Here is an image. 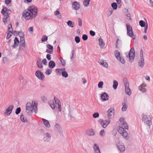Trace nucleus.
<instances>
[{
  "label": "nucleus",
  "instance_id": "1",
  "mask_svg": "<svg viewBox=\"0 0 153 153\" xmlns=\"http://www.w3.org/2000/svg\"><path fill=\"white\" fill-rule=\"evenodd\" d=\"M28 10V11L25 10L23 13V16L26 20L32 19L37 13V9L34 6L30 7Z\"/></svg>",
  "mask_w": 153,
  "mask_h": 153
},
{
  "label": "nucleus",
  "instance_id": "2",
  "mask_svg": "<svg viewBox=\"0 0 153 153\" xmlns=\"http://www.w3.org/2000/svg\"><path fill=\"white\" fill-rule=\"evenodd\" d=\"M26 112L29 115H31L34 110L35 113L37 111V108L35 102L33 105L30 102H28L26 105Z\"/></svg>",
  "mask_w": 153,
  "mask_h": 153
},
{
  "label": "nucleus",
  "instance_id": "3",
  "mask_svg": "<svg viewBox=\"0 0 153 153\" xmlns=\"http://www.w3.org/2000/svg\"><path fill=\"white\" fill-rule=\"evenodd\" d=\"M126 57L129 58V61L130 62H132L134 61L135 57V52L134 48L132 47L130 49L129 53L126 52Z\"/></svg>",
  "mask_w": 153,
  "mask_h": 153
},
{
  "label": "nucleus",
  "instance_id": "4",
  "mask_svg": "<svg viewBox=\"0 0 153 153\" xmlns=\"http://www.w3.org/2000/svg\"><path fill=\"white\" fill-rule=\"evenodd\" d=\"M143 121L149 126L152 125V123L151 121V118L149 116L143 114L142 116Z\"/></svg>",
  "mask_w": 153,
  "mask_h": 153
},
{
  "label": "nucleus",
  "instance_id": "5",
  "mask_svg": "<svg viewBox=\"0 0 153 153\" xmlns=\"http://www.w3.org/2000/svg\"><path fill=\"white\" fill-rule=\"evenodd\" d=\"M126 27L127 30V35L131 37L133 39H135V36L134 34L133 30L131 26L127 24Z\"/></svg>",
  "mask_w": 153,
  "mask_h": 153
},
{
  "label": "nucleus",
  "instance_id": "6",
  "mask_svg": "<svg viewBox=\"0 0 153 153\" xmlns=\"http://www.w3.org/2000/svg\"><path fill=\"white\" fill-rule=\"evenodd\" d=\"M36 76L39 79L42 80L45 78V76L42 72L40 71H37L35 72Z\"/></svg>",
  "mask_w": 153,
  "mask_h": 153
},
{
  "label": "nucleus",
  "instance_id": "7",
  "mask_svg": "<svg viewBox=\"0 0 153 153\" xmlns=\"http://www.w3.org/2000/svg\"><path fill=\"white\" fill-rule=\"evenodd\" d=\"M80 7V4L78 2L75 1L72 3V7L73 10H78Z\"/></svg>",
  "mask_w": 153,
  "mask_h": 153
},
{
  "label": "nucleus",
  "instance_id": "8",
  "mask_svg": "<svg viewBox=\"0 0 153 153\" xmlns=\"http://www.w3.org/2000/svg\"><path fill=\"white\" fill-rule=\"evenodd\" d=\"M108 117L109 119L112 118L114 116V109L110 108L107 111Z\"/></svg>",
  "mask_w": 153,
  "mask_h": 153
},
{
  "label": "nucleus",
  "instance_id": "9",
  "mask_svg": "<svg viewBox=\"0 0 153 153\" xmlns=\"http://www.w3.org/2000/svg\"><path fill=\"white\" fill-rule=\"evenodd\" d=\"M44 134L46 137H44L43 138L44 141L45 142H49L50 141L49 139H50L51 137L50 134L48 132H45Z\"/></svg>",
  "mask_w": 153,
  "mask_h": 153
},
{
  "label": "nucleus",
  "instance_id": "10",
  "mask_svg": "<svg viewBox=\"0 0 153 153\" xmlns=\"http://www.w3.org/2000/svg\"><path fill=\"white\" fill-rule=\"evenodd\" d=\"M100 97L102 100V101H105L108 100L109 99L108 94L105 92L102 94L101 96Z\"/></svg>",
  "mask_w": 153,
  "mask_h": 153
},
{
  "label": "nucleus",
  "instance_id": "11",
  "mask_svg": "<svg viewBox=\"0 0 153 153\" xmlns=\"http://www.w3.org/2000/svg\"><path fill=\"white\" fill-rule=\"evenodd\" d=\"M14 106L13 105H10L9 106L6 110L5 114L7 116H9L11 113Z\"/></svg>",
  "mask_w": 153,
  "mask_h": 153
},
{
  "label": "nucleus",
  "instance_id": "12",
  "mask_svg": "<svg viewBox=\"0 0 153 153\" xmlns=\"http://www.w3.org/2000/svg\"><path fill=\"white\" fill-rule=\"evenodd\" d=\"M93 149L95 153H101L99 147L97 144H94L93 146Z\"/></svg>",
  "mask_w": 153,
  "mask_h": 153
},
{
  "label": "nucleus",
  "instance_id": "13",
  "mask_svg": "<svg viewBox=\"0 0 153 153\" xmlns=\"http://www.w3.org/2000/svg\"><path fill=\"white\" fill-rule=\"evenodd\" d=\"M19 43V41L17 37H15L14 40V44L12 47L13 48H15L18 46Z\"/></svg>",
  "mask_w": 153,
  "mask_h": 153
},
{
  "label": "nucleus",
  "instance_id": "14",
  "mask_svg": "<svg viewBox=\"0 0 153 153\" xmlns=\"http://www.w3.org/2000/svg\"><path fill=\"white\" fill-rule=\"evenodd\" d=\"M41 62V59L40 58H38L36 62V65L37 67L39 68H43L42 63Z\"/></svg>",
  "mask_w": 153,
  "mask_h": 153
},
{
  "label": "nucleus",
  "instance_id": "15",
  "mask_svg": "<svg viewBox=\"0 0 153 153\" xmlns=\"http://www.w3.org/2000/svg\"><path fill=\"white\" fill-rule=\"evenodd\" d=\"M42 119L43 121V123L47 128H49L50 127V124L49 121L48 120L43 118Z\"/></svg>",
  "mask_w": 153,
  "mask_h": 153
},
{
  "label": "nucleus",
  "instance_id": "16",
  "mask_svg": "<svg viewBox=\"0 0 153 153\" xmlns=\"http://www.w3.org/2000/svg\"><path fill=\"white\" fill-rule=\"evenodd\" d=\"M87 134L89 136H94L95 134V131L92 128H91L87 131Z\"/></svg>",
  "mask_w": 153,
  "mask_h": 153
},
{
  "label": "nucleus",
  "instance_id": "17",
  "mask_svg": "<svg viewBox=\"0 0 153 153\" xmlns=\"http://www.w3.org/2000/svg\"><path fill=\"white\" fill-rule=\"evenodd\" d=\"M56 66V64L54 62L51 60L49 62L48 67L50 68H53Z\"/></svg>",
  "mask_w": 153,
  "mask_h": 153
},
{
  "label": "nucleus",
  "instance_id": "18",
  "mask_svg": "<svg viewBox=\"0 0 153 153\" xmlns=\"http://www.w3.org/2000/svg\"><path fill=\"white\" fill-rule=\"evenodd\" d=\"M55 127L57 129L59 132L61 134H62V128L60 126L58 123H56L55 125Z\"/></svg>",
  "mask_w": 153,
  "mask_h": 153
},
{
  "label": "nucleus",
  "instance_id": "19",
  "mask_svg": "<svg viewBox=\"0 0 153 153\" xmlns=\"http://www.w3.org/2000/svg\"><path fill=\"white\" fill-rule=\"evenodd\" d=\"M138 65L141 67L143 68L144 65V61L143 58H141V60L138 62Z\"/></svg>",
  "mask_w": 153,
  "mask_h": 153
},
{
  "label": "nucleus",
  "instance_id": "20",
  "mask_svg": "<svg viewBox=\"0 0 153 153\" xmlns=\"http://www.w3.org/2000/svg\"><path fill=\"white\" fill-rule=\"evenodd\" d=\"M99 122L100 123L102 126L104 128H106L108 125L104 122V120H102V119H100L99 121Z\"/></svg>",
  "mask_w": 153,
  "mask_h": 153
},
{
  "label": "nucleus",
  "instance_id": "21",
  "mask_svg": "<svg viewBox=\"0 0 153 153\" xmlns=\"http://www.w3.org/2000/svg\"><path fill=\"white\" fill-rule=\"evenodd\" d=\"M118 149L121 152H123L125 150V147L124 145H120L118 146Z\"/></svg>",
  "mask_w": 153,
  "mask_h": 153
},
{
  "label": "nucleus",
  "instance_id": "22",
  "mask_svg": "<svg viewBox=\"0 0 153 153\" xmlns=\"http://www.w3.org/2000/svg\"><path fill=\"white\" fill-rule=\"evenodd\" d=\"M13 34V32L12 31L8 30L7 32V36L6 37V39H9L11 36Z\"/></svg>",
  "mask_w": 153,
  "mask_h": 153
},
{
  "label": "nucleus",
  "instance_id": "23",
  "mask_svg": "<svg viewBox=\"0 0 153 153\" xmlns=\"http://www.w3.org/2000/svg\"><path fill=\"white\" fill-rule=\"evenodd\" d=\"M67 24L69 26L71 27H73L74 26V23L72 21L69 20L67 22Z\"/></svg>",
  "mask_w": 153,
  "mask_h": 153
},
{
  "label": "nucleus",
  "instance_id": "24",
  "mask_svg": "<svg viewBox=\"0 0 153 153\" xmlns=\"http://www.w3.org/2000/svg\"><path fill=\"white\" fill-rule=\"evenodd\" d=\"M99 45L101 47H103L104 46L105 43L103 40L101 38H100L99 39Z\"/></svg>",
  "mask_w": 153,
  "mask_h": 153
},
{
  "label": "nucleus",
  "instance_id": "25",
  "mask_svg": "<svg viewBox=\"0 0 153 153\" xmlns=\"http://www.w3.org/2000/svg\"><path fill=\"white\" fill-rule=\"evenodd\" d=\"M125 91L126 94L128 95H130L131 94V90H130L129 87H128V88H125Z\"/></svg>",
  "mask_w": 153,
  "mask_h": 153
},
{
  "label": "nucleus",
  "instance_id": "26",
  "mask_svg": "<svg viewBox=\"0 0 153 153\" xmlns=\"http://www.w3.org/2000/svg\"><path fill=\"white\" fill-rule=\"evenodd\" d=\"M113 12V10L111 8H110L106 12L107 17H108L110 16L112 14Z\"/></svg>",
  "mask_w": 153,
  "mask_h": 153
},
{
  "label": "nucleus",
  "instance_id": "27",
  "mask_svg": "<svg viewBox=\"0 0 153 153\" xmlns=\"http://www.w3.org/2000/svg\"><path fill=\"white\" fill-rule=\"evenodd\" d=\"M121 135L124 138L126 139H128L129 138L128 136V134L126 130Z\"/></svg>",
  "mask_w": 153,
  "mask_h": 153
},
{
  "label": "nucleus",
  "instance_id": "28",
  "mask_svg": "<svg viewBox=\"0 0 153 153\" xmlns=\"http://www.w3.org/2000/svg\"><path fill=\"white\" fill-rule=\"evenodd\" d=\"M20 45L23 47H25V38H20Z\"/></svg>",
  "mask_w": 153,
  "mask_h": 153
},
{
  "label": "nucleus",
  "instance_id": "29",
  "mask_svg": "<svg viewBox=\"0 0 153 153\" xmlns=\"http://www.w3.org/2000/svg\"><path fill=\"white\" fill-rule=\"evenodd\" d=\"M118 132L121 135L123 132L125 131L124 128L120 126H119L118 129Z\"/></svg>",
  "mask_w": 153,
  "mask_h": 153
},
{
  "label": "nucleus",
  "instance_id": "30",
  "mask_svg": "<svg viewBox=\"0 0 153 153\" xmlns=\"http://www.w3.org/2000/svg\"><path fill=\"white\" fill-rule=\"evenodd\" d=\"M91 0H84L83 2V4L85 7H88L89 4Z\"/></svg>",
  "mask_w": 153,
  "mask_h": 153
},
{
  "label": "nucleus",
  "instance_id": "31",
  "mask_svg": "<svg viewBox=\"0 0 153 153\" xmlns=\"http://www.w3.org/2000/svg\"><path fill=\"white\" fill-rule=\"evenodd\" d=\"M123 107L122 108V110L123 111H125L126 110L128 105L126 104V102L123 103Z\"/></svg>",
  "mask_w": 153,
  "mask_h": 153
},
{
  "label": "nucleus",
  "instance_id": "32",
  "mask_svg": "<svg viewBox=\"0 0 153 153\" xmlns=\"http://www.w3.org/2000/svg\"><path fill=\"white\" fill-rule=\"evenodd\" d=\"M59 74L60 75H61V74L62 76L65 78H67L68 76V74L66 71H62V72Z\"/></svg>",
  "mask_w": 153,
  "mask_h": 153
},
{
  "label": "nucleus",
  "instance_id": "33",
  "mask_svg": "<svg viewBox=\"0 0 153 153\" xmlns=\"http://www.w3.org/2000/svg\"><path fill=\"white\" fill-rule=\"evenodd\" d=\"M118 85V82L115 80H114L113 81V88L114 89H116L117 88Z\"/></svg>",
  "mask_w": 153,
  "mask_h": 153
},
{
  "label": "nucleus",
  "instance_id": "34",
  "mask_svg": "<svg viewBox=\"0 0 153 153\" xmlns=\"http://www.w3.org/2000/svg\"><path fill=\"white\" fill-rule=\"evenodd\" d=\"M111 6L114 10H116L117 9V5L116 2L112 3Z\"/></svg>",
  "mask_w": 153,
  "mask_h": 153
},
{
  "label": "nucleus",
  "instance_id": "35",
  "mask_svg": "<svg viewBox=\"0 0 153 153\" xmlns=\"http://www.w3.org/2000/svg\"><path fill=\"white\" fill-rule=\"evenodd\" d=\"M139 25L141 27H145L146 25L144 21L143 20H141L139 22Z\"/></svg>",
  "mask_w": 153,
  "mask_h": 153
},
{
  "label": "nucleus",
  "instance_id": "36",
  "mask_svg": "<svg viewBox=\"0 0 153 153\" xmlns=\"http://www.w3.org/2000/svg\"><path fill=\"white\" fill-rule=\"evenodd\" d=\"M115 56L117 60H118V58H120V53L118 52V51H116V53L115 55Z\"/></svg>",
  "mask_w": 153,
  "mask_h": 153
},
{
  "label": "nucleus",
  "instance_id": "37",
  "mask_svg": "<svg viewBox=\"0 0 153 153\" xmlns=\"http://www.w3.org/2000/svg\"><path fill=\"white\" fill-rule=\"evenodd\" d=\"M20 119L23 122H25L27 121V120L26 118H24V116L22 114L20 116Z\"/></svg>",
  "mask_w": 153,
  "mask_h": 153
},
{
  "label": "nucleus",
  "instance_id": "38",
  "mask_svg": "<svg viewBox=\"0 0 153 153\" xmlns=\"http://www.w3.org/2000/svg\"><path fill=\"white\" fill-rule=\"evenodd\" d=\"M123 82L124 83L125 85V88L127 87L128 88L129 86V85L128 83V82L126 81V79H123Z\"/></svg>",
  "mask_w": 153,
  "mask_h": 153
},
{
  "label": "nucleus",
  "instance_id": "39",
  "mask_svg": "<svg viewBox=\"0 0 153 153\" xmlns=\"http://www.w3.org/2000/svg\"><path fill=\"white\" fill-rule=\"evenodd\" d=\"M100 64L105 68H107L108 67L107 63L106 62H105L104 61L101 62Z\"/></svg>",
  "mask_w": 153,
  "mask_h": 153
},
{
  "label": "nucleus",
  "instance_id": "40",
  "mask_svg": "<svg viewBox=\"0 0 153 153\" xmlns=\"http://www.w3.org/2000/svg\"><path fill=\"white\" fill-rule=\"evenodd\" d=\"M65 69L64 68L61 69L57 68L56 69V71L58 73L60 74V73L62 72V71H65Z\"/></svg>",
  "mask_w": 153,
  "mask_h": 153
},
{
  "label": "nucleus",
  "instance_id": "41",
  "mask_svg": "<svg viewBox=\"0 0 153 153\" xmlns=\"http://www.w3.org/2000/svg\"><path fill=\"white\" fill-rule=\"evenodd\" d=\"M48 39V36L46 35H43L41 41L42 42L46 41Z\"/></svg>",
  "mask_w": 153,
  "mask_h": 153
},
{
  "label": "nucleus",
  "instance_id": "42",
  "mask_svg": "<svg viewBox=\"0 0 153 153\" xmlns=\"http://www.w3.org/2000/svg\"><path fill=\"white\" fill-rule=\"evenodd\" d=\"M7 29L8 30L11 31L12 32H13V29L11 23H10L8 25Z\"/></svg>",
  "mask_w": 153,
  "mask_h": 153
},
{
  "label": "nucleus",
  "instance_id": "43",
  "mask_svg": "<svg viewBox=\"0 0 153 153\" xmlns=\"http://www.w3.org/2000/svg\"><path fill=\"white\" fill-rule=\"evenodd\" d=\"M60 61L61 63V64L62 65L65 66V61L64 59H63L62 57L61 58V59H60Z\"/></svg>",
  "mask_w": 153,
  "mask_h": 153
},
{
  "label": "nucleus",
  "instance_id": "44",
  "mask_svg": "<svg viewBox=\"0 0 153 153\" xmlns=\"http://www.w3.org/2000/svg\"><path fill=\"white\" fill-rule=\"evenodd\" d=\"M52 71V69L47 68V69L46 71L45 72V74L47 75H49L51 74Z\"/></svg>",
  "mask_w": 153,
  "mask_h": 153
},
{
  "label": "nucleus",
  "instance_id": "45",
  "mask_svg": "<svg viewBox=\"0 0 153 153\" xmlns=\"http://www.w3.org/2000/svg\"><path fill=\"white\" fill-rule=\"evenodd\" d=\"M99 116V114L98 112H95L93 114V117L95 118H98Z\"/></svg>",
  "mask_w": 153,
  "mask_h": 153
},
{
  "label": "nucleus",
  "instance_id": "46",
  "mask_svg": "<svg viewBox=\"0 0 153 153\" xmlns=\"http://www.w3.org/2000/svg\"><path fill=\"white\" fill-rule=\"evenodd\" d=\"M75 40L76 43H79L80 41V38L78 36H76L75 38Z\"/></svg>",
  "mask_w": 153,
  "mask_h": 153
},
{
  "label": "nucleus",
  "instance_id": "47",
  "mask_svg": "<svg viewBox=\"0 0 153 153\" xmlns=\"http://www.w3.org/2000/svg\"><path fill=\"white\" fill-rule=\"evenodd\" d=\"M49 104L50 105V107L53 109H54L55 108V105L54 103L53 102V103H50V102H48Z\"/></svg>",
  "mask_w": 153,
  "mask_h": 153
},
{
  "label": "nucleus",
  "instance_id": "48",
  "mask_svg": "<svg viewBox=\"0 0 153 153\" xmlns=\"http://www.w3.org/2000/svg\"><path fill=\"white\" fill-rule=\"evenodd\" d=\"M103 85V82L102 81H100L98 84V86L99 88H102V86Z\"/></svg>",
  "mask_w": 153,
  "mask_h": 153
},
{
  "label": "nucleus",
  "instance_id": "49",
  "mask_svg": "<svg viewBox=\"0 0 153 153\" xmlns=\"http://www.w3.org/2000/svg\"><path fill=\"white\" fill-rule=\"evenodd\" d=\"M118 59V60L123 64H124L126 62L125 60L122 57H120V58Z\"/></svg>",
  "mask_w": 153,
  "mask_h": 153
},
{
  "label": "nucleus",
  "instance_id": "50",
  "mask_svg": "<svg viewBox=\"0 0 153 153\" xmlns=\"http://www.w3.org/2000/svg\"><path fill=\"white\" fill-rule=\"evenodd\" d=\"M21 111V109L20 107H18L17 108L15 111V114L16 115L18 114Z\"/></svg>",
  "mask_w": 153,
  "mask_h": 153
},
{
  "label": "nucleus",
  "instance_id": "51",
  "mask_svg": "<svg viewBox=\"0 0 153 153\" xmlns=\"http://www.w3.org/2000/svg\"><path fill=\"white\" fill-rule=\"evenodd\" d=\"M54 100L55 102V103H56L57 104H59V103H61L59 100L56 97H54Z\"/></svg>",
  "mask_w": 153,
  "mask_h": 153
},
{
  "label": "nucleus",
  "instance_id": "52",
  "mask_svg": "<svg viewBox=\"0 0 153 153\" xmlns=\"http://www.w3.org/2000/svg\"><path fill=\"white\" fill-rule=\"evenodd\" d=\"M47 47L50 50H53V46L51 45L48 44L46 45Z\"/></svg>",
  "mask_w": 153,
  "mask_h": 153
},
{
  "label": "nucleus",
  "instance_id": "53",
  "mask_svg": "<svg viewBox=\"0 0 153 153\" xmlns=\"http://www.w3.org/2000/svg\"><path fill=\"white\" fill-rule=\"evenodd\" d=\"M123 126L126 129H127L128 128V126L127 123L126 122H123Z\"/></svg>",
  "mask_w": 153,
  "mask_h": 153
},
{
  "label": "nucleus",
  "instance_id": "54",
  "mask_svg": "<svg viewBox=\"0 0 153 153\" xmlns=\"http://www.w3.org/2000/svg\"><path fill=\"white\" fill-rule=\"evenodd\" d=\"M82 38L83 40L86 41L88 39V36L87 35L84 34L82 35Z\"/></svg>",
  "mask_w": 153,
  "mask_h": 153
},
{
  "label": "nucleus",
  "instance_id": "55",
  "mask_svg": "<svg viewBox=\"0 0 153 153\" xmlns=\"http://www.w3.org/2000/svg\"><path fill=\"white\" fill-rule=\"evenodd\" d=\"M77 20L78 21V25L79 26H82V20L81 19L79 18H78L77 19Z\"/></svg>",
  "mask_w": 153,
  "mask_h": 153
},
{
  "label": "nucleus",
  "instance_id": "56",
  "mask_svg": "<svg viewBox=\"0 0 153 153\" xmlns=\"http://www.w3.org/2000/svg\"><path fill=\"white\" fill-rule=\"evenodd\" d=\"M19 36H20V38H25L24 36L25 34L24 33L22 32H19Z\"/></svg>",
  "mask_w": 153,
  "mask_h": 153
},
{
  "label": "nucleus",
  "instance_id": "57",
  "mask_svg": "<svg viewBox=\"0 0 153 153\" xmlns=\"http://www.w3.org/2000/svg\"><path fill=\"white\" fill-rule=\"evenodd\" d=\"M139 89L140 90L143 92H146V90L145 88H143L142 86L139 87Z\"/></svg>",
  "mask_w": 153,
  "mask_h": 153
},
{
  "label": "nucleus",
  "instance_id": "58",
  "mask_svg": "<svg viewBox=\"0 0 153 153\" xmlns=\"http://www.w3.org/2000/svg\"><path fill=\"white\" fill-rule=\"evenodd\" d=\"M100 135L102 136H104L105 135V131L104 129L102 130L100 132Z\"/></svg>",
  "mask_w": 153,
  "mask_h": 153
},
{
  "label": "nucleus",
  "instance_id": "59",
  "mask_svg": "<svg viewBox=\"0 0 153 153\" xmlns=\"http://www.w3.org/2000/svg\"><path fill=\"white\" fill-rule=\"evenodd\" d=\"M8 19V17H5L3 18V22H4L5 25H6V23L7 22V20Z\"/></svg>",
  "mask_w": 153,
  "mask_h": 153
},
{
  "label": "nucleus",
  "instance_id": "60",
  "mask_svg": "<svg viewBox=\"0 0 153 153\" xmlns=\"http://www.w3.org/2000/svg\"><path fill=\"white\" fill-rule=\"evenodd\" d=\"M41 99L44 102L46 101L47 100V97L45 96H42Z\"/></svg>",
  "mask_w": 153,
  "mask_h": 153
},
{
  "label": "nucleus",
  "instance_id": "61",
  "mask_svg": "<svg viewBox=\"0 0 153 153\" xmlns=\"http://www.w3.org/2000/svg\"><path fill=\"white\" fill-rule=\"evenodd\" d=\"M6 12L4 10V9H3L1 11V13L2 14L3 16H6Z\"/></svg>",
  "mask_w": 153,
  "mask_h": 153
},
{
  "label": "nucleus",
  "instance_id": "62",
  "mask_svg": "<svg viewBox=\"0 0 153 153\" xmlns=\"http://www.w3.org/2000/svg\"><path fill=\"white\" fill-rule=\"evenodd\" d=\"M90 34L92 36H94L95 35V33L93 31L91 30L89 32Z\"/></svg>",
  "mask_w": 153,
  "mask_h": 153
},
{
  "label": "nucleus",
  "instance_id": "63",
  "mask_svg": "<svg viewBox=\"0 0 153 153\" xmlns=\"http://www.w3.org/2000/svg\"><path fill=\"white\" fill-rule=\"evenodd\" d=\"M51 55L49 54H48L46 55V58L48 60H50L51 59Z\"/></svg>",
  "mask_w": 153,
  "mask_h": 153
},
{
  "label": "nucleus",
  "instance_id": "64",
  "mask_svg": "<svg viewBox=\"0 0 153 153\" xmlns=\"http://www.w3.org/2000/svg\"><path fill=\"white\" fill-rule=\"evenodd\" d=\"M104 121L106 124L107 125H108L111 122V120H110V119H109L107 120H104Z\"/></svg>",
  "mask_w": 153,
  "mask_h": 153
}]
</instances>
